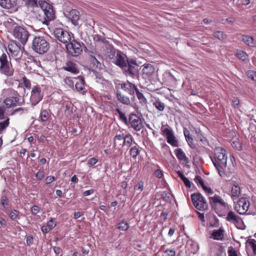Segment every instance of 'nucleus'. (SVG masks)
<instances>
[{
  "label": "nucleus",
  "instance_id": "obj_9",
  "mask_svg": "<svg viewBox=\"0 0 256 256\" xmlns=\"http://www.w3.org/2000/svg\"><path fill=\"white\" fill-rule=\"evenodd\" d=\"M13 36L22 44H25L28 42L30 34L26 28L18 26L14 28L13 30Z\"/></svg>",
  "mask_w": 256,
  "mask_h": 256
},
{
  "label": "nucleus",
  "instance_id": "obj_15",
  "mask_svg": "<svg viewBox=\"0 0 256 256\" xmlns=\"http://www.w3.org/2000/svg\"><path fill=\"white\" fill-rule=\"evenodd\" d=\"M43 95L41 92V89L40 86H34L31 92L30 101L32 105H36L42 98Z\"/></svg>",
  "mask_w": 256,
  "mask_h": 256
},
{
  "label": "nucleus",
  "instance_id": "obj_22",
  "mask_svg": "<svg viewBox=\"0 0 256 256\" xmlns=\"http://www.w3.org/2000/svg\"><path fill=\"white\" fill-rule=\"evenodd\" d=\"M240 194V188L236 182H234L231 190V197L232 199L234 200H236Z\"/></svg>",
  "mask_w": 256,
  "mask_h": 256
},
{
  "label": "nucleus",
  "instance_id": "obj_14",
  "mask_svg": "<svg viewBox=\"0 0 256 256\" xmlns=\"http://www.w3.org/2000/svg\"><path fill=\"white\" fill-rule=\"evenodd\" d=\"M66 44V48L68 54L73 56H79L82 52V48L79 42L74 40H70Z\"/></svg>",
  "mask_w": 256,
  "mask_h": 256
},
{
  "label": "nucleus",
  "instance_id": "obj_60",
  "mask_svg": "<svg viewBox=\"0 0 256 256\" xmlns=\"http://www.w3.org/2000/svg\"><path fill=\"white\" fill-rule=\"evenodd\" d=\"M86 24L89 26H91L92 28H94L95 24V22L92 18H88L86 20Z\"/></svg>",
  "mask_w": 256,
  "mask_h": 256
},
{
  "label": "nucleus",
  "instance_id": "obj_13",
  "mask_svg": "<svg viewBox=\"0 0 256 256\" xmlns=\"http://www.w3.org/2000/svg\"><path fill=\"white\" fill-rule=\"evenodd\" d=\"M109 55V58L110 59H114L112 62L118 66L124 69L127 68L128 59L126 55L121 52L118 51L116 56L113 58L114 54Z\"/></svg>",
  "mask_w": 256,
  "mask_h": 256
},
{
  "label": "nucleus",
  "instance_id": "obj_47",
  "mask_svg": "<svg viewBox=\"0 0 256 256\" xmlns=\"http://www.w3.org/2000/svg\"><path fill=\"white\" fill-rule=\"evenodd\" d=\"M22 82L24 84V87L26 88L27 89H30L31 84L29 80H28L26 76H24L22 78Z\"/></svg>",
  "mask_w": 256,
  "mask_h": 256
},
{
  "label": "nucleus",
  "instance_id": "obj_23",
  "mask_svg": "<svg viewBox=\"0 0 256 256\" xmlns=\"http://www.w3.org/2000/svg\"><path fill=\"white\" fill-rule=\"evenodd\" d=\"M224 231L222 228L218 230H214L212 234V238L217 240H222L224 237Z\"/></svg>",
  "mask_w": 256,
  "mask_h": 256
},
{
  "label": "nucleus",
  "instance_id": "obj_28",
  "mask_svg": "<svg viewBox=\"0 0 256 256\" xmlns=\"http://www.w3.org/2000/svg\"><path fill=\"white\" fill-rule=\"evenodd\" d=\"M154 72V67L150 64L144 65L142 72L146 76H150Z\"/></svg>",
  "mask_w": 256,
  "mask_h": 256
},
{
  "label": "nucleus",
  "instance_id": "obj_12",
  "mask_svg": "<svg viewBox=\"0 0 256 256\" xmlns=\"http://www.w3.org/2000/svg\"><path fill=\"white\" fill-rule=\"evenodd\" d=\"M250 204L248 198L246 197L240 198L235 204V210L240 214H246Z\"/></svg>",
  "mask_w": 256,
  "mask_h": 256
},
{
  "label": "nucleus",
  "instance_id": "obj_46",
  "mask_svg": "<svg viewBox=\"0 0 256 256\" xmlns=\"http://www.w3.org/2000/svg\"><path fill=\"white\" fill-rule=\"evenodd\" d=\"M64 82L69 88H73L74 86L73 80L69 77H66L64 79Z\"/></svg>",
  "mask_w": 256,
  "mask_h": 256
},
{
  "label": "nucleus",
  "instance_id": "obj_17",
  "mask_svg": "<svg viewBox=\"0 0 256 256\" xmlns=\"http://www.w3.org/2000/svg\"><path fill=\"white\" fill-rule=\"evenodd\" d=\"M209 202L212 206H220L226 208L227 206L226 203L224 201L222 198L217 194H214L213 196L209 197Z\"/></svg>",
  "mask_w": 256,
  "mask_h": 256
},
{
  "label": "nucleus",
  "instance_id": "obj_31",
  "mask_svg": "<svg viewBox=\"0 0 256 256\" xmlns=\"http://www.w3.org/2000/svg\"><path fill=\"white\" fill-rule=\"evenodd\" d=\"M135 92L140 102L142 104H146L147 103L146 98L144 97V94L139 91L138 88L136 90Z\"/></svg>",
  "mask_w": 256,
  "mask_h": 256
},
{
  "label": "nucleus",
  "instance_id": "obj_62",
  "mask_svg": "<svg viewBox=\"0 0 256 256\" xmlns=\"http://www.w3.org/2000/svg\"><path fill=\"white\" fill-rule=\"evenodd\" d=\"M182 180L187 188H190L191 187V182L187 178H184Z\"/></svg>",
  "mask_w": 256,
  "mask_h": 256
},
{
  "label": "nucleus",
  "instance_id": "obj_21",
  "mask_svg": "<svg viewBox=\"0 0 256 256\" xmlns=\"http://www.w3.org/2000/svg\"><path fill=\"white\" fill-rule=\"evenodd\" d=\"M0 6L4 8H12L16 6V0H0Z\"/></svg>",
  "mask_w": 256,
  "mask_h": 256
},
{
  "label": "nucleus",
  "instance_id": "obj_40",
  "mask_svg": "<svg viewBox=\"0 0 256 256\" xmlns=\"http://www.w3.org/2000/svg\"><path fill=\"white\" fill-rule=\"evenodd\" d=\"M129 228V224L125 222H122L118 224V228L121 230H126Z\"/></svg>",
  "mask_w": 256,
  "mask_h": 256
},
{
  "label": "nucleus",
  "instance_id": "obj_61",
  "mask_svg": "<svg viewBox=\"0 0 256 256\" xmlns=\"http://www.w3.org/2000/svg\"><path fill=\"white\" fill-rule=\"evenodd\" d=\"M94 190L93 189H90V190L84 191V192H82V196H86L91 195L94 192Z\"/></svg>",
  "mask_w": 256,
  "mask_h": 256
},
{
  "label": "nucleus",
  "instance_id": "obj_5",
  "mask_svg": "<svg viewBox=\"0 0 256 256\" xmlns=\"http://www.w3.org/2000/svg\"><path fill=\"white\" fill-rule=\"evenodd\" d=\"M8 48L9 56L14 58L16 61L19 62L22 56L24 48L22 49L16 42L11 41L8 46Z\"/></svg>",
  "mask_w": 256,
  "mask_h": 256
},
{
  "label": "nucleus",
  "instance_id": "obj_39",
  "mask_svg": "<svg viewBox=\"0 0 256 256\" xmlns=\"http://www.w3.org/2000/svg\"><path fill=\"white\" fill-rule=\"evenodd\" d=\"M0 204L4 209L8 208V200L6 196L3 195L0 198Z\"/></svg>",
  "mask_w": 256,
  "mask_h": 256
},
{
  "label": "nucleus",
  "instance_id": "obj_4",
  "mask_svg": "<svg viewBox=\"0 0 256 256\" xmlns=\"http://www.w3.org/2000/svg\"><path fill=\"white\" fill-rule=\"evenodd\" d=\"M14 68L8 61L6 54L3 53L0 56V72L6 76H11L14 74Z\"/></svg>",
  "mask_w": 256,
  "mask_h": 256
},
{
  "label": "nucleus",
  "instance_id": "obj_7",
  "mask_svg": "<svg viewBox=\"0 0 256 256\" xmlns=\"http://www.w3.org/2000/svg\"><path fill=\"white\" fill-rule=\"evenodd\" d=\"M53 34L54 37L61 42L66 44L72 40V34L62 28H55Z\"/></svg>",
  "mask_w": 256,
  "mask_h": 256
},
{
  "label": "nucleus",
  "instance_id": "obj_29",
  "mask_svg": "<svg viewBox=\"0 0 256 256\" xmlns=\"http://www.w3.org/2000/svg\"><path fill=\"white\" fill-rule=\"evenodd\" d=\"M117 98L118 100L123 104L128 105L130 103L129 98L122 94L120 92H117Z\"/></svg>",
  "mask_w": 256,
  "mask_h": 256
},
{
  "label": "nucleus",
  "instance_id": "obj_26",
  "mask_svg": "<svg viewBox=\"0 0 256 256\" xmlns=\"http://www.w3.org/2000/svg\"><path fill=\"white\" fill-rule=\"evenodd\" d=\"M134 138L132 135L128 132L126 134V136L124 139L122 146H126V148H130L132 146Z\"/></svg>",
  "mask_w": 256,
  "mask_h": 256
},
{
  "label": "nucleus",
  "instance_id": "obj_10",
  "mask_svg": "<svg viewBox=\"0 0 256 256\" xmlns=\"http://www.w3.org/2000/svg\"><path fill=\"white\" fill-rule=\"evenodd\" d=\"M126 126L136 131H140L144 127L142 118L137 114L133 113L129 115L128 121Z\"/></svg>",
  "mask_w": 256,
  "mask_h": 256
},
{
  "label": "nucleus",
  "instance_id": "obj_27",
  "mask_svg": "<svg viewBox=\"0 0 256 256\" xmlns=\"http://www.w3.org/2000/svg\"><path fill=\"white\" fill-rule=\"evenodd\" d=\"M184 134L188 144L191 148H195V146L193 144V138L190 136L188 130L186 128H184Z\"/></svg>",
  "mask_w": 256,
  "mask_h": 256
},
{
  "label": "nucleus",
  "instance_id": "obj_35",
  "mask_svg": "<svg viewBox=\"0 0 256 256\" xmlns=\"http://www.w3.org/2000/svg\"><path fill=\"white\" fill-rule=\"evenodd\" d=\"M136 62L134 60H128V63H127V68H128V72L130 73V74H133V70H132V65H136Z\"/></svg>",
  "mask_w": 256,
  "mask_h": 256
},
{
  "label": "nucleus",
  "instance_id": "obj_33",
  "mask_svg": "<svg viewBox=\"0 0 256 256\" xmlns=\"http://www.w3.org/2000/svg\"><path fill=\"white\" fill-rule=\"evenodd\" d=\"M236 55L239 59L242 61H246L248 59V56L246 53L241 50H237Z\"/></svg>",
  "mask_w": 256,
  "mask_h": 256
},
{
  "label": "nucleus",
  "instance_id": "obj_18",
  "mask_svg": "<svg viewBox=\"0 0 256 256\" xmlns=\"http://www.w3.org/2000/svg\"><path fill=\"white\" fill-rule=\"evenodd\" d=\"M121 88L130 94L134 96L137 87L133 84L126 82L121 84Z\"/></svg>",
  "mask_w": 256,
  "mask_h": 256
},
{
  "label": "nucleus",
  "instance_id": "obj_16",
  "mask_svg": "<svg viewBox=\"0 0 256 256\" xmlns=\"http://www.w3.org/2000/svg\"><path fill=\"white\" fill-rule=\"evenodd\" d=\"M226 220L228 222L234 224L237 228L243 224L240 217L236 214L234 212L230 210L226 217Z\"/></svg>",
  "mask_w": 256,
  "mask_h": 256
},
{
  "label": "nucleus",
  "instance_id": "obj_48",
  "mask_svg": "<svg viewBox=\"0 0 256 256\" xmlns=\"http://www.w3.org/2000/svg\"><path fill=\"white\" fill-rule=\"evenodd\" d=\"M214 36L218 40H222L225 38L226 36L224 34L223 32L221 31H218L214 34Z\"/></svg>",
  "mask_w": 256,
  "mask_h": 256
},
{
  "label": "nucleus",
  "instance_id": "obj_34",
  "mask_svg": "<svg viewBox=\"0 0 256 256\" xmlns=\"http://www.w3.org/2000/svg\"><path fill=\"white\" fill-rule=\"evenodd\" d=\"M153 105L156 109L160 112L163 111L165 108V104L164 103L161 102L158 100L154 102Z\"/></svg>",
  "mask_w": 256,
  "mask_h": 256
},
{
  "label": "nucleus",
  "instance_id": "obj_54",
  "mask_svg": "<svg viewBox=\"0 0 256 256\" xmlns=\"http://www.w3.org/2000/svg\"><path fill=\"white\" fill-rule=\"evenodd\" d=\"M47 226L52 230L56 226V222L52 219H51L48 222Z\"/></svg>",
  "mask_w": 256,
  "mask_h": 256
},
{
  "label": "nucleus",
  "instance_id": "obj_64",
  "mask_svg": "<svg viewBox=\"0 0 256 256\" xmlns=\"http://www.w3.org/2000/svg\"><path fill=\"white\" fill-rule=\"evenodd\" d=\"M228 256H238L236 252L234 250H230L228 251Z\"/></svg>",
  "mask_w": 256,
  "mask_h": 256
},
{
  "label": "nucleus",
  "instance_id": "obj_32",
  "mask_svg": "<svg viewBox=\"0 0 256 256\" xmlns=\"http://www.w3.org/2000/svg\"><path fill=\"white\" fill-rule=\"evenodd\" d=\"M242 40L246 44L253 46L254 45V39L253 37L249 36H244Z\"/></svg>",
  "mask_w": 256,
  "mask_h": 256
},
{
  "label": "nucleus",
  "instance_id": "obj_56",
  "mask_svg": "<svg viewBox=\"0 0 256 256\" xmlns=\"http://www.w3.org/2000/svg\"><path fill=\"white\" fill-rule=\"evenodd\" d=\"M98 162V160L95 158H90L88 161V164L90 166H92L94 165Z\"/></svg>",
  "mask_w": 256,
  "mask_h": 256
},
{
  "label": "nucleus",
  "instance_id": "obj_24",
  "mask_svg": "<svg viewBox=\"0 0 256 256\" xmlns=\"http://www.w3.org/2000/svg\"><path fill=\"white\" fill-rule=\"evenodd\" d=\"M75 87L76 90L82 94H84L86 92L85 90V82L82 78H78V81L75 84Z\"/></svg>",
  "mask_w": 256,
  "mask_h": 256
},
{
  "label": "nucleus",
  "instance_id": "obj_50",
  "mask_svg": "<svg viewBox=\"0 0 256 256\" xmlns=\"http://www.w3.org/2000/svg\"><path fill=\"white\" fill-rule=\"evenodd\" d=\"M248 76L254 81H256V72L254 71H249L248 72Z\"/></svg>",
  "mask_w": 256,
  "mask_h": 256
},
{
  "label": "nucleus",
  "instance_id": "obj_63",
  "mask_svg": "<svg viewBox=\"0 0 256 256\" xmlns=\"http://www.w3.org/2000/svg\"><path fill=\"white\" fill-rule=\"evenodd\" d=\"M34 239L32 236H28L26 237V242L28 246L31 245L33 243Z\"/></svg>",
  "mask_w": 256,
  "mask_h": 256
},
{
  "label": "nucleus",
  "instance_id": "obj_44",
  "mask_svg": "<svg viewBox=\"0 0 256 256\" xmlns=\"http://www.w3.org/2000/svg\"><path fill=\"white\" fill-rule=\"evenodd\" d=\"M144 187V183L142 181L140 180L134 186V190L136 191L141 192L143 190Z\"/></svg>",
  "mask_w": 256,
  "mask_h": 256
},
{
  "label": "nucleus",
  "instance_id": "obj_58",
  "mask_svg": "<svg viewBox=\"0 0 256 256\" xmlns=\"http://www.w3.org/2000/svg\"><path fill=\"white\" fill-rule=\"evenodd\" d=\"M195 181L196 183L198 184H200L201 186L202 187L204 185V182L202 180V179L201 178L200 176H196V178H195Z\"/></svg>",
  "mask_w": 256,
  "mask_h": 256
},
{
  "label": "nucleus",
  "instance_id": "obj_8",
  "mask_svg": "<svg viewBox=\"0 0 256 256\" xmlns=\"http://www.w3.org/2000/svg\"><path fill=\"white\" fill-rule=\"evenodd\" d=\"M191 198L194 206L198 210L204 211L207 209V202L200 193L192 194Z\"/></svg>",
  "mask_w": 256,
  "mask_h": 256
},
{
  "label": "nucleus",
  "instance_id": "obj_25",
  "mask_svg": "<svg viewBox=\"0 0 256 256\" xmlns=\"http://www.w3.org/2000/svg\"><path fill=\"white\" fill-rule=\"evenodd\" d=\"M174 153L177 158L180 160L184 161L186 163L188 162V158L186 156L184 152L181 148H177L174 150Z\"/></svg>",
  "mask_w": 256,
  "mask_h": 256
},
{
  "label": "nucleus",
  "instance_id": "obj_36",
  "mask_svg": "<svg viewBox=\"0 0 256 256\" xmlns=\"http://www.w3.org/2000/svg\"><path fill=\"white\" fill-rule=\"evenodd\" d=\"M116 111L118 113L119 115V118L126 125L127 124L128 119L127 118L126 116H125V114L122 112L120 109L116 108Z\"/></svg>",
  "mask_w": 256,
  "mask_h": 256
},
{
  "label": "nucleus",
  "instance_id": "obj_6",
  "mask_svg": "<svg viewBox=\"0 0 256 256\" xmlns=\"http://www.w3.org/2000/svg\"><path fill=\"white\" fill-rule=\"evenodd\" d=\"M10 91V95L4 100V103L6 106L8 108H10L20 106L24 102V100L21 98V96L16 92L12 90Z\"/></svg>",
  "mask_w": 256,
  "mask_h": 256
},
{
  "label": "nucleus",
  "instance_id": "obj_57",
  "mask_svg": "<svg viewBox=\"0 0 256 256\" xmlns=\"http://www.w3.org/2000/svg\"><path fill=\"white\" fill-rule=\"evenodd\" d=\"M40 212V208L37 206H34L31 208V212L32 214L36 215Z\"/></svg>",
  "mask_w": 256,
  "mask_h": 256
},
{
  "label": "nucleus",
  "instance_id": "obj_2",
  "mask_svg": "<svg viewBox=\"0 0 256 256\" xmlns=\"http://www.w3.org/2000/svg\"><path fill=\"white\" fill-rule=\"evenodd\" d=\"M213 164L219 175L222 176L225 174L224 170L227 165L228 156L226 150L220 146L216 147L214 156L210 157Z\"/></svg>",
  "mask_w": 256,
  "mask_h": 256
},
{
  "label": "nucleus",
  "instance_id": "obj_1",
  "mask_svg": "<svg viewBox=\"0 0 256 256\" xmlns=\"http://www.w3.org/2000/svg\"><path fill=\"white\" fill-rule=\"evenodd\" d=\"M26 5L32 12L38 14L40 17L39 20L44 24L48 25V22L55 18L52 6L46 1L28 0Z\"/></svg>",
  "mask_w": 256,
  "mask_h": 256
},
{
  "label": "nucleus",
  "instance_id": "obj_49",
  "mask_svg": "<svg viewBox=\"0 0 256 256\" xmlns=\"http://www.w3.org/2000/svg\"><path fill=\"white\" fill-rule=\"evenodd\" d=\"M166 256H176V252L173 249H168L164 251Z\"/></svg>",
  "mask_w": 256,
  "mask_h": 256
},
{
  "label": "nucleus",
  "instance_id": "obj_3",
  "mask_svg": "<svg viewBox=\"0 0 256 256\" xmlns=\"http://www.w3.org/2000/svg\"><path fill=\"white\" fill-rule=\"evenodd\" d=\"M50 44L48 39L43 36H36L32 40V48L36 53L44 54L48 52Z\"/></svg>",
  "mask_w": 256,
  "mask_h": 256
},
{
  "label": "nucleus",
  "instance_id": "obj_42",
  "mask_svg": "<svg viewBox=\"0 0 256 256\" xmlns=\"http://www.w3.org/2000/svg\"><path fill=\"white\" fill-rule=\"evenodd\" d=\"M246 243L251 246L254 254L256 255V240L254 239H250L246 241Z\"/></svg>",
  "mask_w": 256,
  "mask_h": 256
},
{
  "label": "nucleus",
  "instance_id": "obj_45",
  "mask_svg": "<svg viewBox=\"0 0 256 256\" xmlns=\"http://www.w3.org/2000/svg\"><path fill=\"white\" fill-rule=\"evenodd\" d=\"M90 60L93 64L94 66L98 68L100 66V63L96 56H90Z\"/></svg>",
  "mask_w": 256,
  "mask_h": 256
},
{
  "label": "nucleus",
  "instance_id": "obj_53",
  "mask_svg": "<svg viewBox=\"0 0 256 256\" xmlns=\"http://www.w3.org/2000/svg\"><path fill=\"white\" fill-rule=\"evenodd\" d=\"M55 178L52 176H48L46 179V184H50L55 180Z\"/></svg>",
  "mask_w": 256,
  "mask_h": 256
},
{
  "label": "nucleus",
  "instance_id": "obj_41",
  "mask_svg": "<svg viewBox=\"0 0 256 256\" xmlns=\"http://www.w3.org/2000/svg\"><path fill=\"white\" fill-rule=\"evenodd\" d=\"M40 116L42 122L46 121L48 119L50 116L48 112V110H42L40 114Z\"/></svg>",
  "mask_w": 256,
  "mask_h": 256
},
{
  "label": "nucleus",
  "instance_id": "obj_19",
  "mask_svg": "<svg viewBox=\"0 0 256 256\" xmlns=\"http://www.w3.org/2000/svg\"><path fill=\"white\" fill-rule=\"evenodd\" d=\"M63 68L68 72H70L74 74H78L79 73V70L75 62L72 61H68L65 64V66Z\"/></svg>",
  "mask_w": 256,
  "mask_h": 256
},
{
  "label": "nucleus",
  "instance_id": "obj_55",
  "mask_svg": "<svg viewBox=\"0 0 256 256\" xmlns=\"http://www.w3.org/2000/svg\"><path fill=\"white\" fill-rule=\"evenodd\" d=\"M202 188L204 190V192L208 194H212L214 193L213 190H212L210 188L207 187L205 185L203 186H202Z\"/></svg>",
  "mask_w": 256,
  "mask_h": 256
},
{
  "label": "nucleus",
  "instance_id": "obj_30",
  "mask_svg": "<svg viewBox=\"0 0 256 256\" xmlns=\"http://www.w3.org/2000/svg\"><path fill=\"white\" fill-rule=\"evenodd\" d=\"M8 214L12 220L16 221L20 218V212L17 210H12Z\"/></svg>",
  "mask_w": 256,
  "mask_h": 256
},
{
  "label": "nucleus",
  "instance_id": "obj_38",
  "mask_svg": "<svg viewBox=\"0 0 256 256\" xmlns=\"http://www.w3.org/2000/svg\"><path fill=\"white\" fill-rule=\"evenodd\" d=\"M9 120V118H7L5 120L0 122V134L8 126Z\"/></svg>",
  "mask_w": 256,
  "mask_h": 256
},
{
  "label": "nucleus",
  "instance_id": "obj_51",
  "mask_svg": "<svg viewBox=\"0 0 256 256\" xmlns=\"http://www.w3.org/2000/svg\"><path fill=\"white\" fill-rule=\"evenodd\" d=\"M6 108L4 106H0V120L5 118Z\"/></svg>",
  "mask_w": 256,
  "mask_h": 256
},
{
  "label": "nucleus",
  "instance_id": "obj_43",
  "mask_svg": "<svg viewBox=\"0 0 256 256\" xmlns=\"http://www.w3.org/2000/svg\"><path fill=\"white\" fill-rule=\"evenodd\" d=\"M125 136L126 134L124 130L120 131V132H118L114 138V140H124Z\"/></svg>",
  "mask_w": 256,
  "mask_h": 256
},
{
  "label": "nucleus",
  "instance_id": "obj_59",
  "mask_svg": "<svg viewBox=\"0 0 256 256\" xmlns=\"http://www.w3.org/2000/svg\"><path fill=\"white\" fill-rule=\"evenodd\" d=\"M44 172L38 171L36 174V178L39 180H42L44 178Z\"/></svg>",
  "mask_w": 256,
  "mask_h": 256
},
{
  "label": "nucleus",
  "instance_id": "obj_11",
  "mask_svg": "<svg viewBox=\"0 0 256 256\" xmlns=\"http://www.w3.org/2000/svg\"><path fill=\"white\" fill-rule=\"evenodd\" d=\"M162 134L166 138L167 142L172 146L174 147L178 146V141L174 136L172 129L170 126H167L164 128L162 127Z\"/></svg>",
  "mask_w": 256,
  "mask_h": 256
},
{
  "label": "nucleus",
  "instance_id": "obj_20",
  "mask_svg": "<svg viewBox=\"0 0 256 256\" xmlns=\"http://www.w3.org/2000/svg\"><path fill=\"white\" fill-rule=\"evenodd\" d=\"M68 18L71 20L72 22L76 26L80 19V12L76 10H72L68 14Z\"/></svg>",
  "mask_w": 256,
  "mask_h": 256
},
{
  "label": "nucleus",
  "instance_id": "obj_52",
  "mask_svg": "<svg viewBox=\"0 0 256 256\" xmlns=\"http://www.w3.org/2000/svg\"><path fill=\"white\" fill-rule=\"evenodd\" d=\"M24 112H27V109L25 108H18L14 110L12 112V114H15L16 113L19 112L20 114H22Z\"/></svg>",
  "mask_w": 256,
  "mask_h": 256
},
{
  "label": "nucleus",
  "instance_id": "obj_37",
  "mask_svg": "<svg viewBox=\"0 0 256 256\" xmlns=\"http://www.w3.org/2000/svg\"><path fill=\"white\" fill-rule=\"evenodd\" d=\"M130 155L132 158H136L140 154V150L137 146H132L130 151Z\"/></svg>",
  "mask_w": 256,
  "mask_h": 256
}]
</instances>
